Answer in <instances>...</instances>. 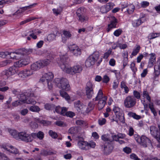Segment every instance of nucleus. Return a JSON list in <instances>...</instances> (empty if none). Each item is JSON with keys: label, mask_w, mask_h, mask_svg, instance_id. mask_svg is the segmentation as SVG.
<instances>
[{"label": "nucleus", "mask_w": 160, "mask_h": 160, "mask_svg": "<svg viewBox=\"0 0 160 160\" xmlns=\"http://www.w3.org/2000/svg\"><path fill=\"white\" fill-rule=\"evenodd\" d=\"M50 61L47 59L42 61V62H37L32 64L31 66V69L32 70H37L41 68L47 66L50 63Z\"/></svg>", "instance_id": "4"}, {"label": "nucleus", "mask_w": 160, "mask_h": 160, "mask_svg": "<svg viewBox=\"0 0 160 160\" xmlns=\"http://www.w3.org/2000/svg\"><path fill=\"white\" fill-rule=\"evenodd\" d=\"M110 78L107 75H104L102 79V82L103 83H107L110 81Z\"/></svg>", "instance_id": "45"}, {"label": "nucleus", "mask_w": 160, "mask_h": 160, "mask_svg": "<svg viewBox=\"0 0 160 160\" xmlns=\"http://www.w3.org/2000/svg\"><path fill=\"white\" fill-rule=\"evenodd\" d=\"M8 54V52H0V57L5 58Z\"/></svg>", "instance_id": "62"}, {"label": "nucleus", "mask_w": 160, "mask_h": 160, "mask_svg": "<svg viewBox=\"0 0 160 160\" xmlns=\"http://www.w3.org/2000/svg\"><path fill=\"white\" fill-rule=\"evenodd\" d=\"M118 23L117 20L113 16L111 17L110 18V23L108 25L107 31L109 32L113 28L117 27L116 25Z\"/></svg>", "instance_id": "16"}, {"label": "nucleus", "mask_w": 160, "mask_h": 160, "mask_svg": "<svg viewBox=\"0 0 160 160\" xmlns=\"http://www.w3.org/2000/svg\"><path fill=\"white\" fill-rule=\"evenodd\" d=\"M100 11L102 13L107 12L108 10L105 6L102 7L100 9Z\"/></svg>", "instance_id": "64"}, {"label": "nucleus", "mask_w": 160, "mask_h": 160, "mask_svg": "<svg viewBox=\"0 0 160 160\" xmlns=\"http://www.w3.org/2000/svg\"><path fill=\"white\" fill-rule=\"evenodd\" d=\"M36 3H34L32 5H30L29 6H25L24 7H23L22 8H20V9H21V10H20V12L22 13L25 10H26L28 9H29L32 8L34 6H35V5H36Z\"/></svg>", "instance_id": "33"}, {"label": "nucleus", "mask_w": 160, "mask_h": 160, "mask_svg": "<svg viewBox=\"0 0 160 160\" xmlns=\"http://www.w3.org/2000/svg\"><path fill=\"white\" fill-rule=\"evenodd\" d=\"M29 110L32 112H38L40 110V109L37 106L32 105L29 107Z\"/></svg>", "instance_id": "34"}, {"label": "nucleus", "mask_w": 160, "mask_h": 160, "mask_svg": "<svg viewBox=\"0 0 160 160\" xmlns=\"http://www.w3.org/2000/svg\"><path fill=\"white\" fill-rule=\"evenodd\" d=\"M26 93H23L20 95L19 99L23 103H27L28 104H35L36 102L34 101L30 100L29 99V97L28 96H26Z\"/></svg>", "instance_id": "13"}, {"label": "nucleus", "mask_w": 160, "mask_h": 160, "mask_svg": "<svg viewBox=\"0 0 160 160\" xmlns=\"http://www.w3.org/2000/svg\"><path fill=\"white\" fill-rule=\"evenodd\" d=\"M0 160H10L4 153L0 152Z\"/></svg>", "instance_id": "49"}, {"label": "nucleus", "mask_w": 160, "mask_h": 160, "mask_svg": "<svg viewBox=\"0 0 160 160\" xmlns=\"http://www.w3.org/2000/svg\"><path fill=\"white\" fill-rule=\"evenodd\" d=\"M44 77L46 78V79L48 81H51L54 77L53 74L51 72H48L47 73L44 74Z\"/></svg>", "instance_id": "31"}, {"label": "nucleus", "mask_w": 160, "mask_h": 160, "mask_svg": "<svg viewBox=\"0 0 160 160\" xmlns=\"http://www.w3.org/2000/svg\"><path fill=\"white\" fill-rule=\"evenodd\" d=\"M54 107L53 104H51L48 103H46L44 105L45 108L48 110H52Z\"/></svg>", "instance_id": "44"}, {"label": "nucleus", "mask_w": 160, "mask_h": 160, "mask_svg": "<svg viewBox=\"0 0 160 160\" xmlns=\"http://www.w3.org/2000/svg\"><path fill=\"white\" fill-rule=\"evenodd\" d=\"M150 55L151 57L149 58L148 66V67L151 68L153 66L154 63L156 62V57L154 53H151Z\"/></svg>", "instance_id": "20"}, {"label": "nucleus", "mask_w": 160, "mask_h": 160, "mask_svg": "<svg viewBox=\"0 0 160 160\" xmlns=\"http://www.w3.org/2000/svg\"><path fill=\"white\" fill-rule=\"evenodd\" d=\"M91 57H92L93 59L95 62H97L98 65L100 64L102 61V59L99 57V53L98 52L96 51L94 52L93 53L90 55Z\"/></svg>", "instance_id": "19"}, {"label": "nucleus", "mask_w": 160, "mask_h": 160, "mask_svg": "<svg viewBox=\"0 0 160 160\" xmlns=\"http://www.w3.org/2000/svg\"><path fill=\"white\" fill-rule=\"evenodd\" d=\"M48 134L52 138L54 139L56 138L58 136L57 133L52 130L49 131Z\"/></svg>", "instance_id": "38"}, {"label": "nucleus", "mask_w": 160, "mask_h": 160, "mask_svg": "<svg viewBox=\"0 0 160 160\" xmlns=\"http://www.w3.org/2000/svg\"><path fill=\"white\" fill-rule=\"evenodd\" d=\"M159 34L158 33H151L149 34L148 37L150 39H152L158 37Z\"/></svg>", "instance_id": "53"}, {"label": "nucleus", "mask_w": 160, "mask_h": 160, "mask_svg": "<svg viewBox=\"0 0 160 160\" xmlns=\"http://www.w3.org/2000/svg\"><path fill=\"white\" fill-rule=\"evenodd\" d=\"M94 86L90 82H88L86 84L85 88L86 94L88 99H91L94 93L93 88Z\"/></svg>", "instance_id": "7"}, {"label": "nucleus", "mask_w": 160, "mask_h": 160, "mask_svg": "<svg viewBox=\"0 0 160 160\" xmlns=\"http://www.w3.org/2000/svg\"><path fill=\"white\" fill-rule=\"evenodd\" d=\"M140 48V47L139 46H138L137 48L134 49L132 53V55L133 56H135L137 55V54L138 53V52H139V50Z\"/></svg>", "instance_id": "54"}, {"label": "nucleus", "mask_w": 160, "mask_h": 160, "mask_svg": "<svg viewBox=\"0 0 160 160\" xmlns=\"http://www.w3.org/2000/svg\"><path fill=\"white\" fill-rule=\"evenodd\" d=\"M78 145L81 148L83 149H85L86 147L89 146L91 148H94L96 146L95 143L94 142H90L89 143H88L83 141H79Z\"/></svg>", "instance_id": "15"}, {"label": "nucleus", "mask_w": 160, "mask_h": 160, "mask_svg": "<svg viewBox=\"0 0 160 160\" xmlns=\"http://www.w3.org/2000/svg\"><path fill=\"white\" fill-rule=\"evenodd\" d=\"M74 107L79 113H82L83 106L79 100L76 101L74 103Z\"/></svg>", "instance_id": "21"}, {"label": "nucleus", "mask_w": 160, "mask_h": 160, "mask_svg": "<svg viewBox=\"0 0 160 160\" xmlns=\"http://www.w3.org/2000/svg\"><path fill=\"white\" fill-rule=\"evenodd\" d=\"M29 137H30V140L29 141V142H31L33 140V139L37 138V134L36 133H32L31 134H29Z\"/></svg>", "instance_id": "52"}, {"label": "nucleus", "mask_w": 160, "mask_h": 160, "mask_svg": "<svg viewBox=\"0 0 160 160\" xmlns=\"http://www.w3.org/2000/svg\"><path fill=\"white\" fill-rule=\"evenodd\" d=\"M60 67L62 70H82L83 68L81 65H76L73 67H71L66 63L68 62V57L66 54L60 56Z\"/></svg>", "instance_id": "1"}, {"label": "nucleus", "mask_w": 160, "mask_h": 160, "mask_svg": "<svg viewBox=\"0 0 160 160\" xmlns=\"http://www.w3.org/2000/svg\"><path fill=\"white\" fill-rule=\"evenodd\" d=\"M18 139L26 142H29V141L31 140L30 137H29V134L25 131L19 132L18 140Z\"/></svg>", "instance_id": "14"}, {"label": "nucleus", "mask_w": 160, "mask_h": 160, "mask_svg": "<svg viewBox=\"0 0 160 160\" xmlns=\"http://www.w3.org/2000/svg\"><path fill=\"white\" fill-rule=\"evenodd\" d=\"M36 121L42 124L44 126H47L51 124V122L46 120H41L40 118H37Z\"/></svg>", "instance_id": "27"}, {"label": "nucleus", "mask_w": 160, "mask_h": 160, "mask_svg": "<svg viewBox=\"0 0 160 160\" xmlns=\"http://www.w3.org/2000/svg\"><path fill=\"white\" fill-rule=\"evenodd\" d=\"M143 97L146 98L149 102H151V98L147 91H144L143 92Z\"/></svg>", "instance_id": "40"}, {"label": "nucleus", "mask_w": 160, "mask_h": 160, "mask_svg": "<svg viewBox=\"0 0 160 160\" xmlns=\"http://www.w3.org/2000/svg\"><path fill=\"white\" fill-rule=\"evenodd\" d=\"M112 52V50L111 48L109 49L107 52H106L104 54V58H107L110 54Z\"/></svg>", "instance_id": "61"}, {"label": "nucleus", "mask_w": 160, "mask_h": 160, "mask_svg": "<svg viewBox=\"0 0 160 160\" xmlns=\"http://www.w3.org/2000/svg\"><path fill=\"white\" fill-rule=\"evenodd\" d=\"M23 103L19 99L16 101L12 103V105L14 107H17L19 105L23 104Z\"/></svg>", "instance_id": "50"}, {"label": "nucleus", "mask_w": 160, "mask_h": 160, "mask_svg": "<svg viewBox=\"0 0 160 160\" xmlns=\"http://www.w3.org/2000/svg\"><path fill=\"white\" fill-rule=\"evenodd\" d=\"M142 22L141 18H139L138 19L133 20L132 23L134 27H137L141 25Z\"/></svg>", "instance_id": "30"}, {"label": "nucleus", "mask_w": 160, "mask_h": 160, "mask_svg": "<svg viewBox=\"0 0 160 160\" xmlns=\"http://www.w3.org/2000/svg\"><path fill=\"white\" fill-rule=\"evenodd\" d=\"M122 56L123 58V68L127 65L128 62V53L127 52H124L122 53Z\"/></svg>", "instance_id": "25"}, {"label": "nucleus", "mask_w": 160, "mask_h": 160, "mask_svg": "<svg viewBox=\"0 0 160 160\" xmlns=\"http://www.w3.org/2000/svg\"><path fill=\"white\" fill-rule=\"evenodd\" d=\"M67 110L68 109L67 108L64 107L62 108L60 114L63 116L66 115Z\"/></svg>", "instance_id": "60"}, {"label": "nucleus", "mask_w": 160, "mask_h": 160, "mask_svg": "<svg viewBox=\"0 0 160 160\" xmlns=\"http://www.w3.org/2000/svg\"><path fill=\"white\" fill-rule=\"evenodd\" d=\"M150 131L151 135L155 138L159 142H160V132L158 129L154 126L150 127Z\"/></svg>", "instance_id": "12"}, {"label": "nucleus", "mask_w": 160, "mask_h": 160, "mask_svg": "<svg viewBox=\"0 0 160 160\" xmlns=\"http://www.w3.org/2000/svg\"><path fill=\"white\" fill-rule=\"evenodd\" d=\"M56 37L55 35L54 34H49L47 38V40L49 42L52 41L55 39Z\"/></svg>", "instance_id": "39"}, {"label": "nucleus", "mask_w": 160, "mask_h": 160, "mask_svg": "<svg viewBox=\"0 0 160 160\" xmlns=\"http://www.w3.org/2000/svg\"><path fill=\"white\" fill-rule=\"evenodd\" d=\"M136 99L132 96L127 97L124 101V104L127 108H130L133 107L136 104Z\"/></svg>", "instance_id": "8"}, {"label": "nucleus", "mask_w": 160, "mask_h": 160, "mask_svg": "<svg viewBox=\"0 0 160 160\" xmlns=\"http://www.w3.org/2000/svg\"><path fill=\"white\" fill-rule=\"evenodd\" d=\"M63 34L67 38H70L71 36V34L70 32L69 31H63Z\"/></svg>", "instance_id": "55"}, {"label": "nucleus", "mask_w": 160, "mask_h": 160, "mask_svg": "<svg viewBox=\"0 0 160 160\" xmlns=\"http://www.w3.org/2000/svg\"><path fill=\"white\" fill-rule=\"evenodd\" d=\"M105 97L107 99V97L105 96H103V93L102 92V91L101 89H100L97 96L95 98V100L96 101H98L101 100H102L103 98Z\"/></svg>", "instance_id": "26"}, {"label": "nucleus", "mask_w": 160, "mask_h": 160, "mask_svg": "<svg viewBox=\"0 0 160 160\" xmlns=\"http://www.w3.org/2000/svg\"><path fill=\"white\" fill-rule=\"evenodd\" d=\"M2 147L5 150L15 154L19 153L18 150L12 146L3 145Z\"/></svg>", "instance_id": "18"}, {"label": "nucleus", "mask_w": 160, "mask_h": 160, "mask_svg": "<svg viewBox=\"0 0 160 160\" xmlns=\"http://www.w3.org/2000/svg\"><path fill=\"white\" fill-rule=\"evenodd\" d=\"M75 113L71 111L67 112L66 113V115L70 118H72L75 115Z\"/></svg>", "instance_id": "59"}, {"label": "nucleus", "mask_w": 160, "mask_h": 160, "mask_svg": "<svg viewBox=\"0 0 160 160\" xmlns=\"http://www.w3.org/2000/svg\"><path fill=\"white\" fill-rule=\"evenodd\" d=\"M92 57L90 56L87 59L85 62V65L86 67H89L95 64L96 62L95 61L92 59Z\"/></svg>", "instance_id": "22"}, {"label": "nucleus", "mask_w": 160, "mask_h": 160, "mask_svg": "<svg viewBox=\"0 0 160 160\" xmlns=\"http://www.w3.org/2000/svg\"><path fill=\"white\" fill-rule=\"evenodd\" d=\"M60 93L61 96L67 100H70V98L68 94L66 92L62 90L60 91Z\"/></svg>", "instance_id": "32"}, {"label": "nucleus", "mask_w": 160, "mask_h": 160, "mask_svg": "<svg viewBox=\"0 0 160 160\" xmlns=\"http://www.w3.org/2000/svg\"><path fill=\"white\" fill-rule=\"evenodd\" d=\"M114 5V4L113 3L110 2L107 3L105 7L109 11L113 8Z\"/></svg>", "instance_id": "47"}, {"label": "nucleus", "mask_w": 160, "mask_h": 160, "mask_svg": "<svg viewBox=\"0 0 160 160\" xmlns=\"http://www.w3.org/2000/svg\"><path fill=\"white\" fill-rule=\"evenodd\" d=\"M76 123L77 125L82 127H85L87 125V123L85 121L81 120H77Z\"/></svg>", "instance_id": "36"}, {"label": "nucleus", "mask_w": 160, "mask_h": 160, "mask_svg": "<svg viewBox=\"0 0 160 160\" xmlns=\"http://www.w3.org/2000/svg\"><path fill=\"white\" fill-rule=\"evenodd\" d=\"M11 62L10 60H6L3 61L0 63V67H3L7 65Z\"/></svg>", "instance_id": "43"}, {"label": "nucleus", "mask_w": 160, "mask_h": 160, "mask_svg": "<svg viewBox=\"0 0 160 160\" xmlns=\"http://www.w3.org/2000/svg\"><path fill=\"white\" fill-rule=\"evenodd\" d=\"M32 74L31 71H17L16 74L21 78L31 75Z\"/></svg>", "instance_id": "17"}, {"label": "nucleus", "mask_w": 160, "mask_h": 160, "mask_svg": "<svg viewBox=\"0 0 160 160\" xmlns=\"http://www.w3.org/2000/svg\"><path fill=\"white\" fill-rule=\"evenodd\" d=\"M102 139L104 141H109L111 142L112 141L113 138L112 135L107 134H104L102 136Z\"/></svg>", "instance_id": "24"}, {"label": "nucleus", "mask_w": 160, "mask_h": 160, "mask_svg": "<svg viewBox=\"0 0 160 160\" xmlns=\"http://www.w3.org/2000/svg\"><path fill=\"white\" fill-rule=\"evenodd\" d=\"M28 112V110L26 109H23L20 111V114L23 116L26 115Z\"/></svg>", "instance_id": "63"}, {"label": "nucleus", "mask_w": 160, "mask_h": 160, "mask_svg": "<svg viewBox=\"0 0 160 160\" xmlns=\"http://www.w3.org/2000/svg\"><path fill=\"white\" fill-rule=\"evenodd\" d=\"M9 132L10 134L14 138L17 140H18L19 132L14 129H10L9 130Z\"/></svg>", "instance_id": "29"}, {"label": "nucleus", "mask_w": 160, "mask_h": 160, "mask_svg": "<svg viewBox=\"0 0 160 160\" xmlns=\"http://www.w3.org/2000/svg\"><path fill=\"white\" fill-rule=\"evenodd\" d=\"M26 58L22 59L17 62H15L13 66L9 68V70H15L17 68H19L25 66L28 64L29 60L28 57L25 56Z\"/></svg>", "instance_id": "5"}, {"label": "nucleus", "mask_w": 160, "mask_h": 160, "mask_svg": "<svg viewBox=\"0 0 160 160\" xmlns=\"http://www.w3.org/2000/svg\"><path fill=\"white\" fill-rule=\"evenodd\" d=\"M113 111L114 112L117 118L121 122L124 123V114L121 111L120 109L118 107L115 106L113 108Z\"/></svg>", "instance_id": "11"}, {"label": "nucleus", "mask_w": 160, "mask_h": 160, "mask_svg": "<svg viewBox=\"0 0 160 160\" xmlns=\"http://www.w3.org/2000/svg\"><path fill=\"white\" fill-rule=\"evenodd\" d=\"M54 82L59 88L66 91H69L71 88L68 80L64 78H57L55 79Z\"/></svg>", "instance_id": "2"}, {"label": "nucleus", "mask_w": 160, "mask_h": 160, "mask_svg": "<svg viewBox=\"0 0 160 160\" xmlns=\"http://www.w3.org/2000/svg\"><path fill=\"white\" fill-rule=\"evenodd\" d=\"M122 31L120 29L115 30L113 33L114 35L116 37H118L122 33Z\"/></svg>", "instance_id": "51"}, {"label": "nucleus", "mask_w": 160, "mask_h": 160, "mask_svg": "<svg viewBox=\"0 0 160 160\" xmlns=\"http://www.w3.org/2000/svg\"><path fill=\"white\" fill-rule=\"evenodd\" d=\"M85 9L83 7H81L77 10L76 12L78 20L81 22H85L88 19V18L85 14Z\"/></svg>", "instance_id": "3"}, {"label": "nucleus", "mask_w": 160, "mask_h": 160, "mask_svg": "<svg viewBox=\"0 0 160 160\" xmlns=\"http://www.w3.org/2000/svg\"><path fill=\"white\" fill-rule=\"evenodd\" d=\"M107 100V98H106L104 97L103 98L102 100H99L98 106V109L99 110H101L104 108L106 103Z\"/></svg>", "instance_id": "23"}, {"label": "nucleus", "mask_w": 160, "mask_h": 160, "mask_svg": "<svg viewBox=\"0 0 160 160\" xmlns=\"http://www.w3.org/2000/svg\"><path fill=\"white\" fill-rule=\"evenodd\" d=\"M37 138H39V139L42 140L43 138L44 134L43 132L40 131L37 133Z\"/></svg>", "instance_id": "46"}, {"label": "nucleus", "mask_w": 160, "mask_h": 160, "mask_svg": "<svg viewBox=\"0 0 160 160\" xmlns=\"http://www.w3.org/2000/svg\"><path fill=\"white\" fill-rule=\"evenodd\" d=\"M37 19V18L34 17H30L28 18H27V19L21 22L20 23V25H22L24 24H25L26 23H27L28 22H29L32 20H35V19Z\"/></svg>", "instance_id": "37"}, {"label": "nucleus", "mask_w": 160, "mask_h": 160, "mask_svg": "<svg viewBox=\"0 0 160 160\" xmlns=\"http://www.w3.org/2000/svg\"><path fill=\"white\" fill-rule=\"evenodd\" d=\"M13 72V73H16V71H4L2 73L4 74L7 76H8L12 75V72Z\"/></svg>", "instance_id": "48"}, {"label": "nucleus", "mask_w": 160, "mask_h": 160, "mask_svg": "<svg viewBox=\"0 0 160 160\" xmlns=\"http://www.w3.org/2000/svg\"><path fill=\"white\" fill-rule=\"evenodd\" d=\"M68 48L70 52L73 55L76 56L81 55V49L76 44L70 45L68 46Z\"/></svg>", "instance_id": "9"}, {"label": "nucleus", "mask_w": 160, "mask_h": 160, "mask_svg": "<svg viewBox=\"0 0 160 160\" xmlns=\"http://www.w3.org/2000/svg\"><path fill=\"white\" fill-rule=\"evenodd\" d=\"M102 151L104 155H108L112 152L113 149L112 145L110 143H105L101 146Z\"/></svg>", "instance_id": "10"}, {"label": "nucleus", "mask_w": 160, "mask_h": 160, "mask_svg": "<svg viewBox=\"0 0 160 160\" xmlns=\"http://www.w3.org/2000/svg\"><path fill=\"white\" fill-rule=\"evenodd\" d=\"M134 6L133 5H131L128 6V8L127 11L129 14H131L134 11Z\"/></svg>", "instance_id": "42"}, {"label": "nucleus", "mask_w": 160, "mask_h": 160, "mask_svg": "<svg viewBox=\"0 0 160 160\" xmlns=\"http://www.w3.org/2000/svg\"><path fill=\"white\" fill-rule=\"evenodd\" d=\"M106 122V120L105 118H103L100 119L98 120V123L100 125H102L104 124Z\"/></svg>", "instance_id": "57"}, {"label": "nucleus", "mask_w": 160, "mask_h": 160, "mask_svg": "<svg viewBox=\"0 0 160 160\" xmlns=\"http://www.w3.org/2000/svg\"><path fill=\"white\" fill-rule=\"evenodd\" d=\"M133 95L136 98L138 99L140 98V93L136 91H133Z\"/></svg>", "instance_id": "56"}, {"label": "nucleus", "mask_w": 160, "mask_h": 160, "mask_svg": "<svg viewBox=\"0 0 160 160\" xmlns=\"http://www.w3.org/2000/svg\"><path fill=\"white\" fill-rule=\"evenodd\" d=\"M123 151L127 154H129L131 152V149L129 147H126L123 148Z\"/></svg>", "instance_id": "58"}, {"label": "nucleus", "mask_w": 160, "mask_h": 160, "mask_svg": "<svg viewBox=\"0 0 160 160\" xmlns=\"http://www.w3.org/2000/svg\"><path fill=\"white\" fill-rule=\"evenodd\" d=\"M128 115L130 117H133V118L138 120L140 119L141 117L140 116L137 115L135 113L130 112L128 113Z\"/></svg>", "instance_id": "35"}, {"label": "nucleus", "mask_w": 160, "mask_h": 160, "mask_svg": "<svg viewBox=\"0 0 160 160\" xmlns=\"http://www.w3.org/2000/svg\"><path fill=\"white\" fill-rule=\"evenodd\" d=\"M15 59H16L22 58L24 57L21 49H20L15 52Z\"/></svg>", "instance_id": "28"}, {"label": "nucleus", "mask_w": 160, "mask_h": 160, "mask_svg": "<svg viewBox=\"0 0 160 160\" xmlns=\"http://www.w3.org/2000/svg\"><path fill=\"white\" fill-rule=\"evenodd\" d=\"M22 51V53H23L24 55H25L26 54H28L32 53V50L31 49H21Z\"/></svg>", "instance_id": "41"}, {"label": "nucleus", "mask_w": 160, "mask_h": 160, "mask_svg": "<svg viewBox=\"0 0 160 160\" xmlns=\"http://www.w3.org/2000/svg\"><path fill=\"white\" fill-rule=\"evenodd\" d=\"M135 139L138 143L145 148L151 144L150 140L145 136H142L141 137H137Z\"/></svg>", "instance_id": "6"}]
</instances>
